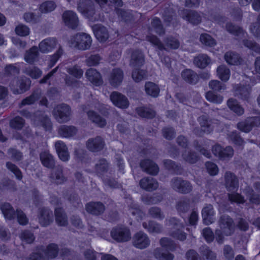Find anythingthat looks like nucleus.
Wrapping results in <instances>:
<instances>
[{"mask_svg": "<svg viewBox=\"0 0 260 260\" xmlns=\"http://www.w3.org/2000/svg\"><path fill=\"white\" fill-rule=\"evenodd\" d=\"M219 229L215 230V238L217 242L221 244L224 236H231L235 232V225L232 218L226 215H222L218 221Z\"/></svg>", "mask_w": 260, "mask_h": 260, "instance_id": "nucleus-1", "label": "nucleus"}, {"mask_svg": "<svg viewBox=\"0 0 260 260\" xmlns=\"http://www.w3.org/2000/svg\"><path fill=\"white\" fill-rule=\"evenodd\" d=\"M81 109L83 111L87 112L89 119L95 123L98 126L102 127L106 125L107 123L106 120L97 114L92 110L94 109L103 113L105 109H107L105 105L100 103L99 101H96L88 106V107L82 105Z\"/></svg>", "mask_w": 260, "mask_h": 260, "instance_id": "nucleus-2", "label": "nucleus"}, {"mask_svg": "<svg viewBox=\"0 0 260 260\" xmlns=\"http://www.w3.org/2000/svg\"><path fill=\"white\" fill-rule=\"evenodd\" d=\"M21 115L30 119L31 123L35 126H43L46 131H49L51 128V122L49 117L44 113L37 111L31 114L27 110H23L20 111Z\"/></svg>", "mask_w": 260, "mask_h": 260, "instance_id": "nucleus-3", "label": "nucleus"}, {"mask_svg": "<svg viewBox=\"0 0 260 260\" xmlns=\"http://www.w3.org/2000/svg\"><path fill=\"white\" fill-rule=\"evenodd\" d=\"M147 40L157 47L159 50L176 49L180 46V42L178 39L173 36L167 37L164 40L165 44H163L156 36L153 35L147 36Z\"/></svg>", "mask_w": 260, "mask_h": 260, "instance_id": "nucleus-4", "label": "nucleus"}, {"mask_svg": "<svg viewBox=\"0 0 260 260\" xmlns=\"http://www.w3.org/2000/svg\"><path fill=\"white\" fill-rule=\"evenodd\" d=\"M0 209L6 219L12 220L14 219L17 215L18 222L22 225H25L28 223V219L25 214L21 210H17L16 214L8 203H2L0 204Z\"/></svg>", "mask_w": 260, "mask_h": 260, "instance_id": "nucleus-5", "label": "nucleus"}, {"mask_svg": "<svg viewBox=\"0 0 260 260\" xmlns=\"http://www.w3.org/2000/svg\"><path fill=\"white\" fill-rule=\"evenodd\" d=\"M69 42L72 47L81 50H86L90 47L92 39L88 34L82 32L73 36Z\"/></svg>", "mask_w": 260, "mask_h": 260, "instance_id": "nucleus-6", "label": "nucleus"}, {"mask_svg": "<svg viewBox=\"0 0 260 260\" xmlns=\"http://www.w3.org/2000/svg\"><path fill=\"white\" fill-rule=\"evenodd\" d=\"M58 246L56 244L51 243L43 250L45 257L43 256L40 253L35 252L30 254L26 260H48L49 258L55 257L58 254Z\"/></svg>", "mask_w": 260, "mask_h": 260, "instance_id": "nucleus-7", "label": "nucleus"}, {"mask_svg": "<svg viewBox=\"0 0 260 260\" xmlns=\"http://www.w3.org/2000/svg\"><path fill=\"white\" fill-rule=\"evenodd\" d=\"M30 85V81L25 77L14 78L10 83V88L15 94H22L28 90Z\"/></svg>", "mask_w": 260, "mask_h": 260, "instance_id": "nucleus-8", "label": "nucleus"}, {"mask_svg": "<svg viewBox=\"0 0 260 260\" xmlns=\"http://www.w3.org/2000/svg\"><path fill=\"white\" fill-rule=\"evenodd\" d=\"M166 222L167 225L173 226L172 230L169 232L171 236L180 241L186 239V234L182 230L184 228L183 224L175 218L167 219Z\"/></svg>", "mask_w": 260, "mask_h": 260, "instance_id": "nucleus-9", "label": "nucleus"}, {"mask_svg": "<svg viewBox=\"0 0 260 260\" xmlns=\"http://www.w3.org/2000/svg\"><path fill=\"white\" fill-rule=\"evenodd\" d=\"M53 114L58 122H66L70 119V108L66 104L58 105L54 109Z\"/></svg>", "mask_w": 260, "mask_h": 260, "instance_id": "nucleus-10", "label": "nucleus"}, {"mask_svg": "<svg viewBox=\"0 0 260 260\" xmlns=\"http://www.w3.org/2000/svg\"><path fill=\"white\" fill-rule=\"evenodd\" d=\"M111 236L115 241L119 242L128 241L131 238L129 230L125 226H117L111 231Z\"/></svg>", "mask_w": 260, "mask_h": 260, "instance_id": "nucleus-11", "label": "nucleus"}, {"mask_svg": "<svg viewBox=\"0 0 260 260\" xmlns=\"http://www.w3.org/2000/svg\"><path fill=\"white\" fill-rule=\"evenodd\" d=\"M171 186L174 190L182 193H189L192 189V186L190 183L181 178L172 179L171 181Z\"/></svg>", "mask_w": 260, "mask_h": 260, "instance_id": "nucleus-12", "label": "nucleus"}, {"mask_svg": "<svg viewBox=\"0 0 260 260\" xmlns=\"http://www.w3.org/2000/svg\"><path fill=\"white\" fill-rule=\"evenodd\" d=\"M213 154L222 160H229L234 155V150L231 146L223 148L220 145L216 144L212 148Z\"/></svg>", "mask_w": 260, "mask_h": 260, "instance_id": "nucleus-13", "label": "nucleus"}, {"mask_svg": "<svg viewBox=\"0 0 260 260\" xmlns=\"http://www.w3.org/2000/svg\"><path fill=\"white\" fill-rule=\"evenodd\" d=\"M198 121L200 124L201 130L204 133L210 134L214 129L218 131L217 127L219 123L216 120H208L206 116H202L199 117Z\"/></svg>", "mask_w": 260, "mask_h": 260, "instance_id": "nucleus-14", "label": "nucleus"}, {"mask_svg": "<svg viewBox=\"0 0 260 260\" xmlns=\"http://www.w3.org/2000/svg\"><path fill=\"white\" fill-rule=\"evenodd\" d=\"M132 243L135 247L142 249L149 246L150 240L146 234L140 231L133 236Z\"/></svg>", "mask_w": 260, "mask_h": 260, "instance_id": "nucleus-15", "label": "nucleus"}, {"mask_svg": "<svg viewBox=\"0 0 260 260\" xmlns=\"http://www.w3.org/2000/svg\"><path fill=\"white\" fill-rule=\"evenodd\" d=\"M63 169L62 166H57L51 171L49 178L52 183L61 184L67 181V178L63 173Z\"/></svg>", "mask_w": 260, "mask_h": 260, "instance_id": "nucleus-16", "label": "nucleus"}, {"mask_svg": "<svg viewBox=\"0 0 260 260\" xmlns=\"http://www.w3.org/2000/svg\"><path fill=\"white\" fill-rule=\"evenodd\" d=\"M260 125V117H250L244 121L238 123L237 127L240 131L247 133L249 132L254 126Z\"/></svg>", "mask_w": 260, "mask_h": 260, "instance_id": "nucleus-17", "label": "nucleus"}, {"mask_svg": "<svg viewBox=\"0 0 260 260\" xmlns=\"http://www.w3.org/2000/svg\"><path fill=\"white\" fill-rule=\"evenodd\" d=\"M110 99L113 104L118 108L125 109L128 107L129 102L126 97L117 91L112 92Z\"/></svg>", "mask_w": 260, "mask_h": 260, "instance_id": "nucleus-18", "label": "nucleus"}, {"mask_svg": "<svg viewBox=\"0 0 260 260\" xmlns=\"http://www.w3.org/2000/svg\"><path fill=\"white\" fill-rule=\"evenodd\" d=\"M87 2L86 0H80L78 4V11L89 18L91 20H98L96 16L92 18L95 15L94 6L93 5L87 6Z\"/></svg>", "mask_w": 260, "mask_h": 260, "instance_id": "nucleus-19", "label": "nucleus"}, {"mask_svg": "<svg viewBox=\"0 0 260 260\" xmlns=\"http://www.w3.org/2000/svg\"><path fill=\"white\" fill-rule=\"evenodd\" d=\"M39 223L43 226L49 225L53 220L52 212L49 209L43 208L40 209L38 215Z\"/></svg>", "mask_w": 260, "mask_h": 260, "instance_id": "nucleus-20", "label": "nucleus"}, {"mask_svg": "<svg viewBox=\"0 0 260 260\" xmlns=\"http://www.w3.org/2000/svg\"><path fill=\"white\" fill-rule=\"evenodd\" d=\"M62 19L68 27L75 29L79 25V20L76 14L72 11H66L62 14Z\"/></svg>", "mask_w": 260, "mask_h": 260, "instance_id": "nucleus-21", "label": "nucleus"}, {"mask_svg": "<svg viewBox=\"0 0 260 260\" xmlns=\"http://www.w3.org/2000/svg\"><path fill=\"white\" fill-rule=\"evenodd\" d=\"M57 41L54 38H48L42 40L39 44V50L43 53L52 51L56 46Z\"/></svg>", "mask_w": 260, "mask_h": 260, "instance_id": "nucleus-22", "label": "nucleus"}, {"mask_svg": "<svg viewBox=\"0 0 260 260\" xmlns=\"http://www.w3.org/2000/svg\"><path fill=\"white\" fill-rule=\"evenodd\" d=\"M225 185L229 191L235 192L239 187L238 180L233 173L227 172L225 174Z\"/></svg>", "mask_w": 260, "mask_h": 260, "instance_id": "nucleus-23", "label": "nucleus"}, {"mask_svg": "<svg viewBox=\"0 0 260 260\" xmlns=\"http://www.w3.org/2000/svg\"><path fill=\"white\" fill-rule=\"evenodd\" d=\"M86 144L87 149L92 152H99L105 146V142L101 137L89 139Z\"/></svg>", "mask_w": 260, "mask_h": 260, "instance_id": "nucleus-24", "label": "nucleus"}, {"mask_svg": "<svg viewBox=\"0 0 260 260\" xmlns=\"http://www.w3.org/2000/svg\"><path fill=\"white\" fill-rule=\"evenodd\" d=\"M85 209L90 214L99 215L104 213L105 207L100 202H91L86 205Z\"/></svg>", "mask_w": 260, "mask_h": 260, "instance_id": "nucleus-25", "label": "nucleus"}, {"mask_svg": "<svg viewBox=\"0 0 260 260\" xmlns=\"http://www.w3.org/2000/svg\"><path fill=\"white\" fill-rule=\"evenodd\" d=\"M85 76L95 86H100L103 83L101 74L94 69H88L85 73Z\"/></svg>", "mask_w": 260, "mask_h": 260, "instance_id": "nucleus-26", "label": "nucleus"}, {"mask_svg": "<svg viewBox=\"0 0 260 260\" xmlns=\"http://www.w3.org/2000/svg\"><path fill=\"white\" fill-rule=\"evenodd\" d=\"M202 215L203 222L207 225L210 224L215 220V212L212 205H206L202 210Z\"/></svg>", "mask_w": 260, "mask_h": 260, "instance_id": "nucleus-27", "label": "nucleus"}, {"mask_svg": "<svg viewBox=\"0 0 260 260\" xmlns=\"http://www.w3.org/2000/svg\"><path fill=\"white\" fill-rule=\"evenodd\" d=\"M123 79V71L120 69L116 68L111 71L109 77V81L112 86L117 87L121 83Z\"/></svg>", "mask_w": 260, "mask_h": 260, "instance_id": "nucleus-28", "label": "nucleus"}, {"mask_svg": "<svg viewBox=\"0 0 260 260\" xmlns=\"http://www.w3.org/2000/svg\"><path fill=\"white\" fill-rule=\"evenodd\" d=\"M140 167L145 172L153 175H156L159 171L158 166L150 159H145L140 162Z\"/></svg>", "mask_w": 260, "mask_h": 260, "instance_id": "nucleus-29", "label": "nucleus"}, {"mask_svg": "<svg viewBox=\"0 0 260 260\" xmlns=\"http://www.w3.org/2000/svg\"><path fill=\"white\" fill-rule=\"evenodd\" d=\"M141 187L147 191H152L158 187L157 181L152 177H144L140 181Z\"/></svg>", "mask_w": 260, "mask_h": 260, "instance_id": "nucleus-30", "label": "nucleus"}, {"mask_svg": "<svg viewBox=\"0 0 260 260\" xmlns=\"http://www.w3.org/2000/svg\"><path fill=\"white\" fill-rule=\"evenodd\" d=\"M93 30L96 39L101 42H105L109 37L107 28L101 24L94 25Z\"/></svg>", "mask_w": 260, "mask_h": 260, "instance_id": "nucleus-31", "label": "nucleus"}, {"mask_svg": "<svg viewBox=\"0 0 260 260\" xmlns=\"http://www.w3.org/2000/svg\"><path fill=\"white\" fill-rule=\"evenodd\" d=\"M77 129L72 125H63L58 128V134L64 138H71L77 133Z\"/></svg>", "mask_w": 260, "mask_h": 260, "instance_id": "nucleus-32", "label": "nucleus"}, {"mask_svg": "<svg viewBox=\"0 0 260 260\" xmlns=\"http://www.w3.org/2000/svg\"><path fill=\"white\" fill-rule=\"evenodd\" d=\"M144 57L143 53L139 50H136L132 52L130 65L133 67H140L143 64Z\"/></svg>", "mask_w": 260, "mask_h": 260, "instance_id": "nucleus-33", "label": "nucleus"}, {"mask_svg": "<svg viewBox=\"0 0 260 260\" xmlns=\"http://www.w3.org/2000/svg\"><path fill=\"white\" fill-rule=\"evenodd\" d=\"M40 158L42 165L48 168H52L55 166L53 156L48 151H44L40 154Z\"/></svg>", "mask_w": 260, "mask_h": 260, "instance_id": "nucleus-34", "label": "nucleus"}, {"mask_svg": "<svg viewBox=\"0 0 260 260\" xmlns=\"http://www.w3.org/2000/svg\"><path fill=\"white\" fill-rule=\"evenodd\" d=\"M210 140H204L203 142H200V143L198 141H194L193 145L195 148L198 151H200L207 158H210L211 156V153L207 149L210 146Z\"/></svg>", "mask_w": 260, "mask_h": 260, "instance_id": "nucleus-35", "label": "nucleus"}, {"mask_svg": "<svg viewBox=\"0 0 260 260\" xmlns=\"http://www.w3.org/2000/svg\"><path fill=\"white\" fill-rule=\"evenodd\" d=\"M183 17L192 24H198L201 21V16L196 12L184 10Z\"/></svg>", "mask_w": 260, "mask_h": 260, "instance_id": "nucleus-36", "label": "nucleus"}, {"mask_svg": "<svg viewBox=\"0 0 260 260\" xmlns=\"http://www.w3.org/2000/svg\"><path fill=\"white\" fill-rule=\"evenodd\" d=\"M39 56L38 49L37 46H33L24 55V60L27 63L32 64L36 61Z\"/></svg>", "mask_w": 260, "mask_h": 260, "instance_id": "nucleus-37", "label": "nucleus"}, {"mask_svg": "<svg viewBox=\"0 0 260 260\" xmlns=\"http://www.w3.org/2000/svg\"><path fill=\"white\" fill-rule=\"evenodd\" d=\"M143 226L150 233H159L162 230V227L160 224L152 221L143 222Z\"/></svg>", "mask_w": 260, "mask_h": 260, "instance_id": "nucleus-38", "label": "nucleus"}, {"mask_svg": "<svg viewBox=\"0 0 260 260\" xmlns=\"http://www.w3.org/2000/svg\"><path fill=\"white\" fill-rule=\"evenodd\" d=\"M145 90L147 94L154 98L157 97L160 91L158 86L151 82H147L145 83Z\"/></svg>", "mask_w": 260, "mask_h": 260, "instance_id": "nucleus-39", "label": "nucleus"}, {"mask_svg": "<svg viewBox=\"0 0 260 260\" xmlns=\"http://www.w3.org/2000/svg\"><path fill=\"white\" fill-rule=\"evenodd\" d=\"M55 220L59 226H66L68 224V219L66 214L61 208L55 210Z\"/></svg>", "mask_w": 260, "mask_h": 260, "instance_id": "nucleus-40", "label": "nucleus"}, {"mask_svg": "<svg viewBox=\"0 0 260 260\" xmlns=\"http://www.w3.org/2000/svg\"><path fill=\"white\" fill-rule=\"evenodd\" d=\"M41 92L39 90L34 91L30 95L23 99L20 104V107L26 105H30L35 103L41 98Z\"/></svg>", "mask_w": 260, "mask_h": 260, "instance_id": "nucleus-41", "label": "nucleus"}, {"mask_svg": "<svg viewBox=\"0 0 260 260\" xmlns=\"http://www.w3.org/2000/svg\"><path fill=\"white\" fill-rule=\"evenodd\" d=\"M217 75L222 81H227L231 75L230 69L225 65H221L217 69Z\"/></svg>", "mask_w": 260, "mask_h": 260, "instance_id": "nucleus-42", "label": "nucleus"}, {"mask_svg": "<svg viewBox=\"0 0 260 260\" xmlns=\"http://www.w3.org/2000/svg\"><path fill=\"white\" fill-rule=\"evenodd\" d=\"M250 87L249 85L243 86H238L235 89V94L242 99L246 100L249 98Z\"/></svg>", "mask_w": 260, "mask_h": 260, "instance_id": "nucleus-43", "label": "nucleus"}, {"mask_svg": "<svg viewBox=\"0 0 260 260\" xmlns=\"http://www.w3.org/2000/svg\"><path fill=\"white\" fill-rule=\"evenodd\" d=\"M225 61L230 64L237 65L241 62V58L237 53L233 52H228L224 55Z\"/></svg>", "mask_w": 260, "mask_h": 260, "instance_id": "nucleus-44", "label": "nucleus"}, {"mask_svg": "<svg viewBox=\"0 0 260 260\" xmlns=\"http://www.w3.org/2000/svg\"><path fill=\"white\" fill-rule=\"evenodd\" d=\"M182 77L188 83L196 84L198 79L197 75L190 70H186L182 72Z\"/></svg>", "mask_w": 260, "mask_h": 260, "instance_id": "nucleus-45", "label": "nucleus"}, {"mask_svg": "<svg viewBox=\"0 0 260 260\" xmlns=\"http://www.w3.org/2000/svg\"><path fill=\"white\" fill-rule=\"evenodd\" d=\"M155 257L158 260H173L174 255L169 252H164L160 248H156L153 252Z\"/></svg>", "mask_w": 260, "mask_h": 260, "instance_id": "nucleus-46", "label": "nucleus"}, {"mask_svg": "<svg viewBox=\"0 0 260 260\" xmlns=\"http://www.w3.org/2000/svg\"><path fill=\"white\" fill-rule=\"evenodd\" d=\"M227 104L229 108L237 115H241L244 113V109L239 105L236 100L230 99Z\"/></svg>", "mask_w": 260, "mask_h": 260, "instance_id": "nucleus-47", "label": "nucleus"}, {"mask_svg": "<svg viewBox=\"0 0 260 260\" xmlns=\"http://www.w3.org/2000/svg\"><path fill=\"white\" fill-rule=\"evenodd\" d=\"M56 5L52 1H46L41 4L39 8V11L42 13H50L55 9Z\"/></svg>", "mask_w": 260, "mask_h": 260, "instance_id": "nucleus-48", "label": "nucleus"}, {"mask_svg": "<svg viewBox=\"0 0 260 260\" xmlns=\"http://www.w3.org/2000/svg\"><path fill=\"white\" fill-rule=\"evenodd\" d=\"M210 62V59L209 57L205 54H201L194 59V63L200 68H205Z\"/></svg>", "mask_w": 260, "mask_h": 260, "instance_id": "nucleus-49", "label": "nucleus"}, {"mask_svg": "<svg viewBox=\"0 0 260 260\" xmlns=\"http://www.w3.org/2000/svg\"><path fill=\"white\" fill-rule=\"evenodd\" d=\"M151 32L153 31L159 35H162L165 34V30L161 24L160 20L157 18L153 19L151 22V26L149 28Z\"/></svg>", "mask_w": 260, "mask_h": 260, "instance_id": "nucleus-50", "label": "nucleus"}, {"mask_svg": "<svg viewBox=\"0 0 260 260\" xmlns=\"http://www.w3.org/2000/svg\"><path fill=\"white\" fill-rule=\"evenodd\" d=\"M183 159L189 164H194L199 159V157L197 154L188 150H185L182 154Z\"/></svg>", "mask_w": 260, "mask_h": 260, "instance_id": "nucleus-51", "label": "nucleus"}, {"mask_svg": "<svg viewBox=\"0 0 260 260\" xmlns=\"http://www.w3.org/2000/svg\"><path fill=\"white\" fill-rule=\"evenodd\" d=\"M66 70L69 74L72 75L75 78L80 79L83 76V71L79 66L75 65L68 67Z\"/></svg>", "mask_w": 260, "mask_h": 260, "instance_id": "nucleus-52", "label": "nucleus"}, {"mask_svg": "<svg viewBox=\"0 0 260 260\" xmlns=\"http://www.w3.org/2000/svg\"><path fill=\"white\" fill-rule=\"evenodd\" d=\"M159 243L162 247L167 250L174 251L176 248V245L174 241L167 237L160 239Z\"/></svg>", "mask_w": 260, "mask_h": 260, "instance_id": "nucleus-53", "label": "nucleus"}, {"mask_svg": "<svg viewBox=\"0 0 260 260\" xmlns=\"http://www.w3.org/2000/svg\"><path fill=\"white\" fill-rule=\"evenodd\" d=\"M129 212L133 216H135V218L138 221L141 220L145 216L144 213L140 210L136 204H133L131 205Z\"/></svg>", "mask_w": 260, "mask_h": 260, "instance_id": "nucleus-54", "label": "nucleus"}, {"mask_svg": "<svg viewBox=\"0 0 260 260\" xmlns=\"http://www.w3.org/2000/svg\"><path fill=\"white\" fill-rule=\"evenodd\" d=\"M24 73L33 79H37L42 74V71L36 67H29L25 69Z\"/></svg>", "mask_w": 260, "mask_h": 260, "instance_id": "nucleus-55", "label": "nucleus"}, {"mask_svg": "<svg viewBox=\"0 0 260 260\" xmlns=\"http://www.w3.org/2000/svg\"><path fill=\"white\" fill-rule=\"evenodd\" d=\"M137 113L141 117L147 118H153L155 115V112L149 108L145 107H140L137 109Z\"/></svg>", "mask_w": 260, "mask_h": 260, "instance_id": "nucleus-56", "label": "nucleus"}, {"mask_svg": "<svg viewBox=\"0 0 260 260\" xmlns=\"http://www.w3.org/2000/svg\"><path fill=\"white\" fill-rule=\"evenodd\" d=\"M200 40L203 44L207 46L213 47L216 44V41L208 34H201Z\"/></svg>", "mask_w": 260, "mask_h": 260, "instance_id": "nucleus-57", "label": "nucleus"}, {"mask_svg": "<svg viewBox=\"0 0 260 260\" xmlns=\"http://www.w3.org/2000/svg\"><path fill=\"white\" fill-rule=\"evenodd\" d=\"M132 77L136 82H139L147 77V72L142 70L136 69L132 72Z\"/></svg>", "mask_w": 260, "mask_h": 260, "instance_id": "nucleus-58", "label": "nucleus"}, {"mask_svg": "<svg viewBox=\"0 0 260 260\" xmlns=\"http://www.w3.org/2000/svg\"><path fill=\"white\" fill-rule=\"evenodd\" d=\"M226 30L231 34L241 36L244 35L243 30L238 26L233 25L232 23H228L226 25Z\"/></svg>", "mask_w": 260, "mask_h": 260, "instance_id": "nucleus-59", "label": "nucleus"}, {"mask_svg": "<svg viewBox=\"0 0 260 260\" xmlns=\"http://www.w3.org/2000/svg\"><path fill=\"white\" fill-rule=\"evenodd\" d=\"M24 123V120L22 117L17 116L10 121V125L13 128L20 129L23 127Z\"/></svg>", "mask_w": 260, "mask_h": 260, "instance_id": "nucleus-60", "label": "nucleus"}, {"mask_svg": "<svg viewBox=\"0 0 260 260\" xmlns=\"http://www.w3.org/2000/svg\"><path fill=\"white\" fill-rule=\"evenodd\" d=\"M206 99L215 104H220L223 101V97L220 95L214 93L212 91H208L206 94Z\"/></svg>", "mask_w": 260, "mask_h": 260, "instance_id": "nucleus-61", "label": "nucleus"}, {"mask_svg": "<svg viewBox=\"0 0 260 260\" xmlns=\"http://www.w3.org/2000/svg\"><path fill=\"white\" fill-rule=\"evenodd\" d=\"M20 238L22 243L30 244L35 240L34 234L28 231H25L22 232L20 235Z\"/></svg>", "mask_w": 260, "mask_h": 260, "instance_id": "nucleus-62", "label": "nucleus"}, {"mask_svg": "<svg viewBox=\"0 0 260 260\" xmlns=\"http://www.w3.org/2000/svg\"><path fill=\"white\" fill-rule=\"evenodd\" d=\"M6 167L15 175L18 179L21 180L22 179V175L21 172L15 165L11 162H7L6 163Z\"/></svg>", "mask_w": 260, "mask_h": 260, "instance_id": "nucleus-63", "label": "nucleus"}, {"mask_svg": "<svg viewBox=\"0 0 260 260\" xmlns=\"http://www.w3.org/2000/svg\"><path fill=\"white\" fill-rule=\"evenodd\" d=\"M101 57L98 54L91 55L87 57L85 63L88 67L95 66L100 63Z\"/></svg>", "mask_w": 260, "mask_h": 260, "instance_id": "nucleus-64", "label": "nucleus"}]
</instances>
